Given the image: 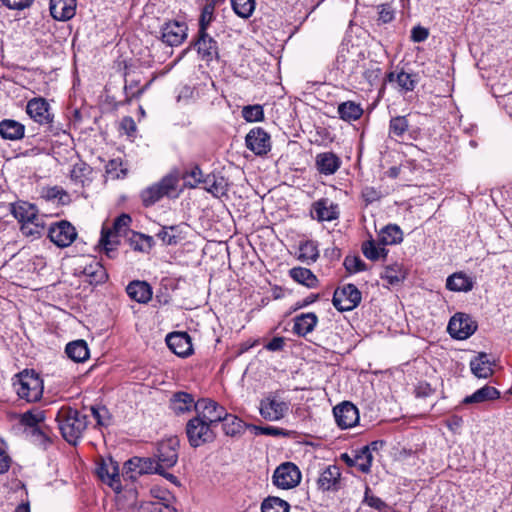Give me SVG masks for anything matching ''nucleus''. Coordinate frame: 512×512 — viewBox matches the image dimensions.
<instances>
[{
    "instance_id": "nucleus-1",
    "label": "nucleus",
    "mask_w": 512,
    "mask_h": 512,
    "mask_svg": "<svg viewBox=\"0 0 512 512\" xmlns=\"http://www.w3.org/2000/svg\"><path fill=\"white\" fill-rule=\"evenodd\" d=\"M56 421L63 438L73 445L77 444L88 424L87 416L71 407H61Z\"/></svg>"
},
{
    "instance_id": "nucleus-2",
    "label": "nucleus",
    "mask_w": 512,
    "mask_h": 512,
    "mask_svg": "<svg viewBox=\"0 0 512 512\" xmlns=\"http://www.w3.org/2000/svg\"><path fill=\"white\" fill-rule=\"evenodd\" d=\"M12 384L18 397L28 403L37 402L43 396V380L34 370L25 369L16 374Z\"/></svg>"
},
{
    "instance_id": "nucleus-3",
    "label": "nucleus",
    "mask_w": 512,
    "mask_h": 512,
    "mask_svg": "<svg viewBox=\"0 0 512 512\" xmlns=\"http://www.w3.org/2000/svg\"><path fill=\"white\" fill-rule=\"evenodd\" d=\"M131 221V217L128 214H121L114 220L112 228H102L99 244L108 258L113 259L116 257L120 237L127 234Z\"/></svg>"
},
{
    "instance_id": "nucleus-4",
    "label": "nucleus",
    "mask_w": 512,
    "mask_h": 512,
    "mask_svg": "<svg viewBox=\"0 0 512 512\" xmlns=\"http://www.w3.org/2000/svg\"><path fill=\"white\" fill-rule=\"evenodd\" d=\"M179 178L176 174L164 176L158 183L146 188L141 192L143 204L148 207L155 204L164 196L176 198L179 195L177 191Z\"/></svg>"
},
{
    "instance_id": "nucleus-5",
    "label": "nucleus",
    "mask_w": 512,
    "mask_h": 512,
    "mask_svg": "<svg viewBox=\"0 0 512 512\" xmlns=\"http://www.w3.org/2000/svg\"><path fill=\"white\" fill-rule=\"evenodd\" d=\"M186 434L189 444L194 448L210 443L216 437L214 427L196 416L187 422Z\"/></svg>"
},
{
    "instance_id": "nucleus-6",
    "label": "nucleus",
    "mask_w": 512,
    "mask_h": 512,
    "mask_svg": "<svg viewBox=\"0 0 512 512\" xmlns=\"http://www.w3.org/2000/svg\"><path fill=\"white\" fill-rule=\"evenodd\" d=\"M96 473L99 479L112 488L116 493L122 491L121 479L119 474V464L111 457L102 458L96 467Z\"/></svg>"
},
{
    "instance_id": "nucleus-7",
    "label": "nucleus",
    "mask_w": 512,
    "mask_h": 512,
    "mask_svg": "<svg viewBox=\"0 0 512 512\" xmlns=\"http://www.w3.org/2000/svg\"><path fill=\"white\" fill-rule=\"evenodd\" d=\"M361 292L354 284H345L335 290L333 294V305L341 311H351L361 302Z\"/></svg>"
},
{
    "instance_id": "nucleus-8",
    "label": "nucleus",
    "mask_w": 512,
    "mask_h": 512,
    "mask_svg": "<svg viewBox=\"0 0 512 512\" xmlns=\"http://www.w3.org/2000/svg\"><path fill=\"white\" fill-rule=\"evenodd\" d=\"M260 414L269 421L282 419L289 410V403L281 399L278 393H269L260 402Z\"/></svg>"
},
{
    "instance_id": "nucleus-9",
    "label": "nucleus",
    "mask_w": 512,
    "mask_h": 512,
    "mask_svg": "<svg viewBox=\"0 0 512 512\" xmlns=\"http://www.w3.org/2000/svg\"><path fill=\"white\" fill-rule=\"evenodd\" d=\"M196 417L215 427L226 417V409L209 398L199 399L194 405Z\"/></svg>"
},
{
    "instance_id": "nucleus-10",
    "label": "nucleus",
    "mask_w": 512,
    "mask_h": 512,
    "mask_svg": "<svg viewBox=\"0 0 512 512\" xmlns=\"http://www.w3.org/2000/svg\"><path fill=\"white\" fill-rule=\"evenodd\" d=\"M477 329V323L472 317L465 313H456L451 317L447 330L454 339L465 340Z\"/></svg>"
},
{
    "instance_id": "nucleus-11",
    "label": "nucleus",
    "mask_w": 512,
    "mask_h": 512,
    "mask_svg": "<svg viewBox=\"0 0 512 512\" xmlns=\"http://www.w3.org/2000/svg\"><path fill=\"white\" fill-rule=\"evenodd\" d=\"M49 239L58 247L70 246L77 237L75 227L68 221L62 220L48 228Z\"/></svg>"
},
{
    "instance_id": "nucleus-12",
    "label": "nucleus",
    "mask_w": 512,
    "mask_h": 512,
    "mask_svg": "<svg viewBox=\"0 0 512 512\" xmlns=\"http://www.w3.org/2000/svg\"><path fill=\"white\" fill-rule=\"evenodd\" d=\"M301 480L298 467L290 462L281 464L273 474V483L281 489H290L297 486Z\"/></svg>"
},
{
    "instance_id": "nucleus-13",
    "label": "nucleus",
    "mask_w": 512,
    "mask_h": 512,
    "mask_svg": "<svg viewBox=\"0 0 512 512\" xmlns=\"http://www.w3.org/2000/svg\"><path fill=\"white\" fill-rule=\"evenodd\" d=\"M178 447L179 442L177 438H169L158 444L155 457L160 469L171 468L177 463Z\"/></svg>"
},
{
    "instance_id": "nucleus-14",
    "label": "nucleus",
    "mask_w": 512,
    "mask_h": 512,
    "mask_svg": "<svg viewBox=\"0 0 512 512\" xmlns=\"http://www.w3.org/2000/svg\"><path fill=\"white\" fill-rule=\"evenodd\" d=\"M339 215V205L328 198L318 199L311 205L310 216L318 222H331L337 220Z\"/></svg>"
},
{
    "instance_id": "nucleus-15",
    "label": "nucleus",
    "mask_w": 512,
    "mask_h": 512,
    "mask_svg": "<svg viewBox=\"0 0 512 512\" xmlns=\"http://www.w3.org/2000/svg\"><path fill=\"white\" fill-rule=\"evenodd\" d=\"M333 414L337 425L341 429H349L359 422V411L357 407L349 402L344 401L333 408Z\"/></svg>"
},
{
    "instance_id": "nucleus-16",
    "label": "nucleus",
    "mask_w": 512,
    "mask_h": 512,
    "mask_svg": "<svg viewBox=\"0 0 512 512\" xmlns=\"http://www.w3.org/2000/svg\"><path fill=\"white\" fill-rule=\"evenodd\" d=\"M26 112L40 125H50L53 122V114L50 112L49 103L41 97L32 98L26 105Z\"/></svg>"
},
{
    "instance_id": "nucleus-17",
    "label": "nucleus",
    "mask_w": 512,
    "mask_h": 512,
    "mask_svg": "<svg viewBox=\"0 0 512 512\" xmlns=\"http://www.w3.org/2000/svg\"><path fill=\"white\" fill-rule=\"evenodd\" d=\"M246 147L255 155H265L271 149L270 136L262 128L257 127L249 131L245 137Z\"/></svg>"
},
{
    "instance_id": "nucleus-18",
    "label": "nucleus",
    "mask_w": 512,
    "mask_h": 512,
    "mask_svg": "<svg viewBox=\"0 0 512 512\" xmlns=\"http://www.w3.org/2000/svg\"><path fill=\"white\" fill-rule=\"evenodd\" d=\"M187 37V26L184 22L171 21L162 28V41L169 46L180 45Z\"/></svg>"
},
{
    "instance_id": "nucleus-19",
    "label": "nucleus",
    "mask_w": 512,
    "mask_h": 512,
    "mask_svg": "<svg viewBox=\"0 0 512 512\" xmlns=\"http://www.w3.org/2000/svg\"><path fill=\"white\" fill-rule=\"evenodd\" d=\"M44 419L45 414L41 410H30L23 413L20 417V423L25 427L31 428L32 435L37 437L42 444L50 441L49 437L39 427V424L43 422Z\"/></svg>"
},
{
    "instance_id": "nucleus-20",
    "label": "nucleus",
    "mask_w": 512,
    "mask_h": 512,
    "mask_svg": "<svg viewBox=\"0 0 512 512\" xmlns=\"http://www.w3.org/2000/svg\"><path fill=\"white\" fill-rule=\"evenodd\" d=\"M166 343L169 349L180 357H187L193 352L191 338L186 332L168 334Z\"/></svg>"
},
{
    "instance_id": "nucleus-21",
    "label": "nucleus",
    "mask_w": 512,
    "mask_h": 512,
    "mask_svg": "<svg viewBox=\"0 0 512 512\" xmlns=\"http://www.w3.org/2000/svg\"><path fill=\"white\" fill-rule=\"evenodd\" d=\"M341 471L337 465H329L320 473L317 485L322 491H336L340 487Z\"/></svg>"
},
{
    "instance_id": "nucleus-22",
    "label": "nucleus",
    "mask_w": 512,
    "mask_h": 512,
    "mask_svg": "<svg viewBox=\"0 0 512 512\" xmlns=\"http://www.w3.org/2000/svg\"><path fill=\"white\" fill-rule=\"evenodd\" d=\"M77 0H50L51 16L58 21H67L74 17Z\"/></svg>"
},
{
    "instance_id": "nucleus-23",
    "label": "nucleus",
    "mask_w": 512,
    "mask_h": 512,
    "mask_svg": "<svg viewBox=\"0 0 512 512\" xmlns=\"http://www.w3.org/2000/svg\"><path fill=\"white\" fill-rule=\"evenodd\" d=\"M409 126L408 116L392 117L389 121V138L403 141L408 136L409 139H414L412 132L409 131Z\"/></svg>"
},
{
    "instance_id": "nucleus-24",
    "label": "nucleus",
    "mask_w": 512,
    "mask_h": 512,
    "mask_svg": "<svg viewBox=\"0 0 512 512\" xmlns=\"http://www.w3.org/2000/svg\"><path fill=\"white\" fill-rule=\"evenodd\" d=\"M315 164L320 174L333 175L340 168L341 160L333 152H323L316 156Z\"/></svg>"
},
{
    "instance_id": "nucleus-25",
    "label": "nucleus",
    "mask_w": 512,
    "mask_h": 512,
    "mask_svg": "<svg viewBox=\"0 0 512 512\" xmlns=\"http://www.w3.org/2000/svg\"><path fill=\"white\" fill-rule=\"evenodd\" d=\"M46 229V216L42 214H35L29 220L23 222L20 225L22 234L26 237H32L34 239L40 238Z\"/></svg>"
},
{
    "instance_id": "nucleus-26",
    "label": "nucleus",
    "mask_w": 512,
    "mask_h": 512,
    "mask_svg": "<svg viewBox=\"0 0 512 512\" xmlns=\"http://www.w3.org/2000/svg\"><path fill=\"white\" fill-rule=\"evenodd\" d=\"M195 46L198 53L206 61H210L218 56L217 42L206 31H199V37Z\"/></svg>"
},
{
    "instance_id": "nucleus-27",
    "label": "nucleus",
    "mask_w": 512,
    "mask_h": 512,
    "mask_svg": "<svg viewBox=\"0 0 512 512\" xmlns=\"http://www.w3.org/2000/svg\"><path fill=\"white\" fill-rule=\"evenodd\" d=\"M81 272L92 285L104 283L108 278L106 269L96 259H91L89 263L85 264Z\"/></svg>"
},
{
    "instance_id": "nucleus-28",
    "label": "nucleus",
    "mask_w": 512,
    "mask_h": 512,
    "mask_svg": "<svg viewBox=\"0 0 512 512\" xmlns=\"http://www.w3.org/2000/svg\"><path fill=\"white\" fill-rule=\"evenodd\" d=\"M493 362L490 361L488 354L481 352L470 361L472 373L477 378H488L493 374Z\"/></svg>"
},
{
    "instance_id": "nucleus-29",
    "label": "nucleus",
    "mask_w": 512,
    "mask_h": 512,
    "mask_svg": "<svg viewBox=\"0 0 512 512\" xmlns=\"http://www.w3.org/2000/svg\"><path fill=\"white\" fill-rule=\"evenodd\" d=\"M129 297L138 303H147L152 298L151 286L144 281H133L126 288Z\"/></svg>"
},
{
    "instance_id": "nucleus-30",
    "label": "nucleus",
    "mask_w": 512,
    "mask_h": 512,
    "mask_svg": "<svg viewBox=\"0 0 512 512\" xmlns=\"http://www.w3.org/2000/svg\"><path fill=\"white\" fill-rule=\"evenodd\" d=\"M25 126L13 119H4L0 122V135L4 139L19 140L24 137Z\"/></svg>"
},
{
    "instance_id": "nucleus-31",
    "label": "nucleus",
    "mask_w": 512,
    "mask_h": 512,
    "mask_svg": "<svg viewBox=\"0 0 512 512\" xmlns=\"http://www.w3.org/2000/svg\"><path fill=\"white\" fill-rule=\"evenodd\" d=\"M317 322L318 318L312 312L298 315L294 319L293 332L299 336H305L314 330Z\"/></svg>"
},
{
    "instance_id": "nucleus-32",
    "label": "nucleus",
    "mask_w": 512,
    "mask_h": 512,
    "mask_svg": "<svg viewBox=\"0 0 512 512\" xmlns=\"http://www.w3.org/2000/svg\"><path fill=\"white\" fill-rule=\"evenodd\" d=\"M500 397V392L492 386L485 385L476 390L473 394L466 396L463 399V404L483 403L490 400H495Z\"/></svg>"
},
{
    "instance_id": "nucleus-33",
    "label": "nucleus",
    "mask_w": 512,
    "mask_h": 512,
    "mask_svg": "<svg viewBox=\"0 0 512 512\" xmlns=\"http://www.w3.org/2000/svg\"><path fill=\"white\" fill-rule=\"evenodd\" d=\"M195 404L193 396L186 392H177L171 399V408L178 415L190 411Z\"/></svg>"
},
{
    "instance_id": "nucleus-34",
    "label": "nucleus",
    "mask_w": 512,
    "mask_h": 512,
    "mask_svg": "<svg viewBox=\"0 0 512 512\" xmlns=\"http://www.w3.org/2000/svg\"><path fill=\"white\" fill-rule=\"evenodd\" d=\"M11 214L18 220L20 224L29 220L35 214L39 213L37 207L34 204L18 201L11 204Z\"/></svg>"
},
{
    "instance_id": "nucleus-35",
    "label": "nucleus",
    "mask_w": 512,
    "mask_h": 512,
    "mask_svg": "<svg viewBox=\"0 0 512 512\" xmlns=\"http://www.w3.org/2000/svg\"><path fill=\"white\" fill-rule=\"evenodd\" d=\"M387 77L389 82H396L399 89L404 92L413 91L418 82L416 74L406 73L404 71L398 74L391 72Z\"/></svg>"
},
{
    "instance_id": "nucleus-36",
    "label": "nucleus",
    "mask_w": 512,
    "mask_h": 512,
    "mask_svg": "<svg viewBox=\"0 0 512 512\" xmlns=\"http://www.w3.org/2000/svg\"><path fill=\"white\" fill-rule=\"evenodd\" d=\"M65 352L75 362H84L89 358V349L84 340H75L68 343Z\"/></svg>"
},
{
    "instance_id": "nucleus-37",
    "label": "nucleus",
    "mask_w": 512,
    "mask_h": 512,
    "mask_svg": "<svg viewBox=\"0 0 512 512\" xmlns=\"http://www.w3.org/2000/svg\"><path fill=\"white\" fill-rule=\"evenodd\" d=\"M319 257L318 245L315 241L307 240L301 242L297 252V258L306 264L316 262Z\"/></svg>"
},
{
    "instance_id": "nucleus-38",
    "label": "nucleus",
    "mask_w": 512,
    "mask_h": 512,
    "mask_svg": "<svg viewBox=\"0 0 512 512\" xmlns=\"http://www.w3.org/2000/svg\"><path fill=\"white\" fill-rule=\"evenodd\" d=\"M378 240L382 245L398 244L403 240V232L399 226L389 224L381 229Z\"/></svg>"
},
{
    "instance_id": "nucleus-39",
    "label": "nucleus",
    "mask_w": 512,
    "mask_h": 512,
    "mask_svg": "<svg viewBox=\"0 0 512 512\" xmlns=\"http://www.w3.org/2000/svg\"><path fill=\"white\" fill-rule=\"evenodd\" d=\"M289 274L294 281L308 288H315L318 284L317 277L308 268L294 267L289 271Z\"/></svg>"
},
{
    "instance_id": "nucleus-40",
    "label": "nucleus",
    "mask_w": 512,
    "mask_h": 512,
    "mask_svg": "<svg viewBox=\"0 0 512 512\" xmlns=\"http://www.w3.org/2000/svg\"><path fill=\"white\" fill-rule=\"evenodd\" d=\"M338 114L342 120L351 122L358 120L362 116L363 109L360 104L353 101H346L339 104Z\"/></svg>"
},
{
    "instance_id": "nucleus-41",
    "label": "nucleus",
    "mask_w": 512,
    "mask_h": 512,
    "mask_svg": "<svg viewBox=\"0 0 512 512\" xmlns=\"http://www.w3.org/2000/svg\"><path fill=\"white\" fill-rule=\"evenodd\" d=\"M446 287L451 291L467 292L473 288V282L464 273H454L447 278Z\"/></svg>"
},
{
    "instance_id": "nucleus-42",
    "label": "nucleus",
    "mask_w": 512,
    "mask_h": 512,
    "mask_svg": "<svg viewBox=\"0 0 512 512\" xmlns=\"http://www.w3.org/2000/svg\"><path fill=\"white\" fill-rule=\"evenodd\" d=\"M156 236L165 245H176L183 239L180 225L163 226Z\"/></svg>"
},
{
    "instance_id": "nucleus-43",
    "label": "nucleus",
    "mask_w": 512,
    "mask_h": 512,
    "mask_svg": "<svg viewBox=\"0 0 512 512\" xmlns=\"http://www.w3.org/2000/svg\"><path fill=\"white\" fill-rule=\"evenodd\" d=\"M353 463L362 473H369L372 466L373 456L370 446H363L353 457Z\"/></svg>"
},
{
    "instance_id": "nucleus-44",
    "label": "nucleus",
    "mask_w": 512,
    "mask_h": 512,
    "mask_svg": "<svg viewBox=\"0 0 512 512\" xmlns=\"http://www.w3.org/2000/svg\"><path fill=\"white\" fill-rule=\"evenodd\" d=\"M406 277V273L400 264L387 266L381 273V278L386 280L390 285L401 283Z\"/></svg>"
},
{
    "instance_id": "nucleus-45",
    "label": "nucleus",
    "mask_w": 512,
    "mask_h": 512,
    "mask_svg": "<svg viewBox=\"0 0 512 512\" xmlns=\"http://www.w3.org/2000/svg\"><path fill=\"white\" fill-rule=\"evenodd\" d=\"M221 422H223V431L228 436L240 434L244 427V423L241 419L227 412L226 417Z\"/></svg>"
},
{
    "instance_id": "nucleus-46",
    "label": "nucleus",
    "mask_w": 512,
    "mask_h": 512,
    "mask_svg": "<svg viewBox=\"0 0 512 512\" xmlns=\"http://www.w3.org/2000/svg\"><path fill=\"white\" fill-rule=\"evenodd\" d=\"M289 504L279 497H268L262 503V512H289Z\"/></svg>"
},
{
    "instance_id": "nucleus-47",
    "label": "nucleus",
    "mask_w": 512,
    "mask_h": 512,
    "mask_svg": "<svg viewBox=\"0 0 512 512\" xmlns=\"http://www.w3.org/2000/svg\"><path fill=\"white\" fill-rule=\"evenodd\" d=\"M362 252L367 259L372 261L387 255V250L384 247L377 246L373 240L365 241L362 244Z\"/></svg>"
},
{
    "instance_id": "nucleus-48",
    "label": "nucleus",
    "mask_w": 512,
    "mask_h": 512,
    "mask_svg": "<svg viewBox=\"0 0 512 512\" xmlns=\"http://www.w3.org/2000/svg\"><path fill=\"white\" fill-rule=\"evenodd\" d=\"M136 512H177L173 507L159 501H143L137 508Z\"/></svg>"
},
{
    "instance_id": "nucleus-49",
    "label": "nucleus",
    "mask_w": 512,
    "mask_h": 512,
    "mask_svg": "<svg viewBox=\"0 0 512 512\" xmlns=\"http://www.w3.org/2000/svg\"><path fill=\"white\" fill-rule=\"evenodd\" d=\"M231 4L234 12L244 19L249 18L255 9L254 0H231Z\"/></svg>"
},
{
    "instance_id": "nucleus-50",
    "label": "nucleus",
    "mask_w": 512,
    "mask_h": 512,
    "mask_svg": "<svg viewBox=\"0 0 512 512\" xmlns=\"http://www.w3.org/2000/svg\"><path fill=\"white\" fill-rule=\"evenodd\" d=\"M139 463H140L139 457H134V458H131L128 461H126L123 466L122 478L124 480H131V481L136 480V478L141 475V474H139V467H140Z\"/></svg>"
},
{
    "instance_id": "nucleus-51",
    "label": "nucleus",
    "mask_w": 512,
    "mask_h": 512,
    "mask_svg": "<svg viewBox=\"0 0 512 512\" xmlns=\"http://www.w3.org/2000/svg\"><path fill=\"white\" fill-rule=\"evenodd\" d=\"M205 176L199 166L193 167L190 171H187L183 175L185 185L189 188H195L199 184L203 183Z\"/></svg>"
},
{
    "instance_id": "nucleus-52",
    "label": "nucleus",
    "mask_w": 512,
    "mask_h": 512,
    "mask_svg": "<svg viewBox=\"0 0 512 512\" xmlns=\"http://www.w3.org/2000/svg\"><path fill=\"white\" fill-rule=\"evenodd\" d=\"M91 168L85 163H76L71 170V179L77 183L83 184L88 179Z\"/></svg>"
},
{
    "instance_id": "nucleus-53",
    "label": "nucleus",
    "mask_w": 512,
    "mask_h": 512,
    "mask_svg": "<svg viewBox=\"0 0 512 512\" xmlns=\"http://www.w3.org/2000/svg\"><path fill=\"white\" fill-rule=\"evenodd\" d=\"M243 118L248 122L261 121L264 118V112L261 105L245 106L242 110Z\"/></svg>"
},
{
    "instance_id": "nucleus-54",
    "label": "nucleus",
    "mask_w": 512,
    "mask_h": 512,
    "mask_svg": "<svg viewBox=\"0 0 512 512\" xmlns=\"http://www.w3.org/2000/svg\"><path fill=\"white\" fill-rule=\"evenodd\" d=\"M202 184L204 185L203 188L214 196H219L224 193L223 186L217 181L216 176L213 174L206 175Z\"/></svg>"
},
{
    "instance_id": "nucleus-55",
    "label": "nucleus",
    "mask_w": 512,
    "mask_h": 512,
    "mask_svg": "<svg viewBox=\"0 0 512 512\" xmlns=\"http://www.w3.org/2000/svg\"><path fill=\"white\" fill-rule=\"evenodd\" d=\"M106 173L113 179L123 178L127 170L122 168V162L119 159H113L106 165Z\"/></svg>"
},
{
    "instance_id": "nucleus-56",
    "label": "nucleus",
    "mask_w": 512,
    "mask_h": 512,
    "mask_svg": "<svg viewBox=\"0 0 512 512\" xmlns=\"http://www.w3.org/2000/svg\"><path fill=\"white\" fill-rule=\"evenodd\" d=\"M214 3H206L202 9L200 20H199V31H206L208 25L213 20L214 14Z\"/></svg>"
},
{
    "instance_id": "nucleus-57",
    "label": "nucleus",
    "mask_w": 512,
    "mask_h": 512,
    "mask_svg": "<svg viewBox=\"0 0 512 512\" xmlns=\"http://www.w3.org/2000/svg\"><path fill=\"white\" fill-rule=\"evenodd\" d=\"M139 474H149V473H162V469H160L154 458H140L139 463Z\"/></svg>"
},
{
    "instance_id": "nucleus-58",
    "label": "nucleus",
    "mask_w": 512,
    "mask_h": 512,
    "mask_svg": "<svg viewBox=\"0 0 512 512\" xmlns=\"http://www.w3.org/2000/svg\"><path fill=\"white\" fill-rule=\"evenodd\" d=\"M369 491V487H366L364 502L371 508H374L380 512L384 511L387 508V504L379 497L370 495Z\"/></svg>"
},
{
    "instance_id": "nucleus-59",
    "label": "nucleus",
    "mask_w": 512,
    "mask_h": 512,
    "mask_svg": "<svg viewBox=\"0 0 512 512\" xmlns=\"http://www.w3.org/2000/svg\"><path fill=\"white\" fill-rule=\"evenodd\" d=\"M147 242L148 247H151L152 237L146 236L140 233L132 232V237L130 238V244L134 250L143 251V242Z\"/></svg>"
},
{
    "instance_id": "nucleus-60",
    "label": "nucleus",
    "mask_w": 512,
    "mask_h": 512,
    "mask_svg": "<svg viewBox=\"0 0 512 512\" xmlns=\"http://www.w3.org/2000/svg\"><path fill=\"white\" fill-rule=\"evenodd\" d=\"M361 197L366 205H369L378 201L382 197V194L376 188L367 186L362 189Z\"/></svg>"
},
{
    "instance_id": "nucleus-61",
    "label": "nucleus",
    "mask_w": 512,
    "mask_h": 512,
    "mask_svg": "<svg viewBox=\"0 0 512 512\" xmlns=\"http://www.w3.org/2000/svg\"><path fill=\"white\" fill-rule=\"evenodd\" d=\"M381 73L377 65H372L364 71L363 76L370 86H374L379 82Z\"/></svg>"
},
{
    "instance_id": "nucleus-62",
    "label": "nucleus",
    "mask_w": 512,
    "mask_h": 512,
    "mask_svg": "<svg viewBox=\"0 0 512 512\" xmlns=\"http://www.w3.org/2000/svg\"><path fill=\"white\" fill-rule=\"evenodd\" d=\"M2 4L10 10H24L34 3V0H1Z\"/></svg>"
},
{
    "instance_id": "nucleus-63",
    "label": "nucleus",
    "mask_w": 512,
    "mask_h": 512,
    "mask_svg": "<svg viewBox=\"0 0 512 512\" xmlns=\"http://www.w3.org/2000/svg\"><path fill=\"white\" fill-rule=\"evenodd\" d=\"M344 265L349 272H359L365 269V263L358 257H346Z\"/></svg>"
},
{
    "instance_id": "nucleus-64",
    "label": "nucleus",
    "mask_w": 512,
    "mask_h": 512,
    "mask_svg": "<svg viewBox=\"0 0 512 512\" xmlns=\"http://www.w3.org/2000/svg\"><path fill=\"white\" fill-rule=\"evenodd\" d=\"M44 197L47 199V200H54V199H58L60 202H64V198H67V194L66 192L57 187V186H54V187H51V188H48L46 191H45V194H44Z\"/></svg>"
}]
</instances>
